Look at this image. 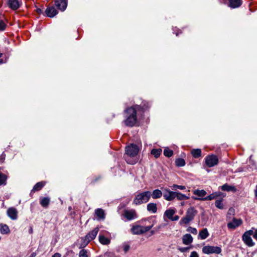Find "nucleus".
<instances>
[{
    "label": "nucleus",
    "mask_w": 257,
    "mask_h": 257,
    "mask_svg": "<svg viewBox=\"0 0 257 257\" xmlns=\"http://www.w3.org/2000/svg\"><path fill=\"white\" fill-rule=\"evenodd\" d=\"M161 153H162V149H154L151 151V154L153 155V156H154V157L156 158H158L160 156V155H161Z\"/></svg>",
    "instance_id": "473e14b6"
},
{
    "label": "nucleus",
    "mask_w": 257,
    "mask_h": 257,
    "mask_svg": "<svg viewBox=\"0 0 257 257\" xmlns=\"http://www.w3.org/2000/svg\"><path fill=\"white\" fill-rule=\"evenodd\" d=\"M45 184V182L43 181L37 183L34 186L32 191H37L41 190Z\"/></svg>",
    "instance_id": "bb28decb"
},
{
    "label": "nucleus",
    "mask_w": 257,
    "mask_h": 257,
    "mask_svg": "<svg viewBox=\"0 0 257 257\" xmlns=\"http://www.w3.org/2000/svg\"><path fill=\"white\" fill-rule=\"evenodd\" d=\"M215 206L220 209L223 208V204L222 203V199L217 200L215 201Z\"/></svg>",
    "instance_id": "4c0bfd02"
},
{
    "label": "nucleus",
    "mask_w": 257,
    "mask_h": 257,
    "mask_svg": "<svg viewBox=\"0 0 257 257\" xmlns=\"http://www.w3.org/2000/svg\"><path fill=\"white\" fill-rule=\"evenodd\" d=\"M123 215L127 220H130L137 217L136 212L135 210H125Z\"/></svg>",
    "instance_id": "9b49d317"
},
{
    "label": "nucleus",
    "mask_w": 257,
    "mask_h": 257,
    "mask_svg": "<svg viewBox=\"0 0 257 257\" xmlns=\"http://www.w3.org/2000/svg\"><path fill=\"white\" fill-rule=\"evenodd\" d=\"M173 154V152L172 150L169 149L168 148H166L164 149V155L167 157H171Z\"/></svg>",
    "instance_id": "e433bc0d"
},
{
    "label": "nucleus",
    "mask_w": 257,
    "mask_h": 257,
    "mask_svg": "<svg viewBox=\"0 0 257 257\" xmlns=\"http://www.w3.org/2000/svg\"><path fill=\"white\" fill-rule=\"evenodd\" d=\"M153 226V225L146 226L136 225L134 226L131 228V231L132 233L134 234H141L149 231L150 229L152 228Z\"/></svg>",
    "instance_id": "423d86ee"
},
{
    "label": "nucleus",
    "mask_w": 257,
    "mask_h": 257,
    "mask_svg": "<svg viewBox=\"0 0 257 257\" xmlns=\"http://www.w3.org/2000/svg\"><path fill=\"white\" fill-rule=\"evenodd\" d=\"M52 257H61V255L59 253H56Z\"/></svg>",
    "instance_id": "3c124183"
},
{
    "label": "nucleus",
    "mask_w": 257,
    "mask_h": 257,
    "mask_svg": "<svg viewBox=\"0 0 257 257\" xmlns=\"http://www.w3.org/2000/svg\"><path fill=\"white\" fill-rule=\"evenodd\" d=\"M162 191L159 189H155L151 193V196L153 199L160 198L162 196Z\"/></svg>",
    "instance_id": "393cba45"
},
{
    "label": "nucleus",
    "mask_w": 257,
    "mask_h": 257,
    "mask_svg": "<svg viewBox=\"0 0 257 257\" xmlns=\"http://www.w3.org/2000/svg\"><path fill=\"white\" fill-rule=\"evenodd\" d=\"M197 211L194 208L191 207L189 208L186 213V215L179 221L180 225L187 224L191 221L195 216Z\"/></svg>",
    "instance_id": "20e7f679"
},
{
    "label": "nucleus",
    "mask_w": 257,
    "mask_h": 257,
    "mask_svg": "<svg viewBox=\"0 0 257 257\" xmlns=\"http://www.w3.org/2000/svg\"><path fill=\"white\" fill-rule=\"evenodd\" d=\"M36 255L35 252L32 253L29 257H35Z\"/></svg>",
    "instance_id": "603ef678"
},
{
    "label": "nucleus",
    "mask_w": 257,
    "mask_h": 257,
    "mask_svg": "<svg viewBox=\"0 0 257 257\" xmlns=\"http://www.w3.org/2000/svg\"><path fill=\"white\" fill-rule=\"evenodd\" d=\"M151 196V192L146 191L138 193L133 200V203L136 205L148 202Z\"/></svg>",
    "instance_id": "7ed1b4c3"
},
{
    "label": "nucleus",
    "mask_w": 257,
    "mask_h": 257,
    "mask_svg": "<svg viewBox=\"0 0 257 257\" xmlns=\"http://www.w3.org/2000/svg\"><path fill=\"white\" fill-rule=\"evenodd\" d=\"M6 26L5 23L2 20H0V31H4L6 28Z\"/></svg>",
    "instance_id": "37998d69"
},
{
    "label": "nucleus",
    "mask_w": 257,
    "mask_h": 257,
    "mask_svg": "<svg viewBox=\"0 0 257 257\" xmlns=\"http://www.w3.org/2000/svg\"><path fill=\"white\" fill-rule=\"evenodd\" d=\"M242 223V221L241 219H237L233 218L231 222L228 223L227 227L229 229H234L237 227L240 226Z\"/></svg>",
    "instance_id": "f8f14e48"
},
{
    "label": "nucleus",
    "mask_w": 257,
    "mask_h": 257,
    "mask_svg": "<svg viewBox=\"0 0 257 257\" xmlns=\"http://www.w3.org/2000/svg\"><path fill=\"white\" fill-rule=\"evenodd\" d=\"M36 12L37 13L40 14H42L43 13V11L42 10H41V9L40 8H37L36 9Z\"/></svg>",
    "instance_id": "8fccbe9b"
},
{
    "label": "nucleus",
    "mask_w": 257,
    "mask_h": 257,
    "mask_svg": "<svg viewBox=\"0 0 257 257\" xmlns=\"http://www.w3.org/2000/svg\"><path fill=\"white\" fill-rule=\"evenodd\" d=\"M176 212V209L175 208H169L167 209L164 214V218L167 217L170 220H171L173 215Z\"/></svg>",
    "instance_id": "aec40b11"
},
{
    "label": "nucleus",
    "mask_w": 257,
    "mask_h": 257,
    "mask_svg": "<svg viewBox=\"0 0 257 257\" xmlns=\"http://www.w3.org/2000/svg\"><path fill=\"white\" fill-rule=\"evenodd\" d=\"M0 230L2 234H8L10 232L9 226L6 224L2 225Z\"/></svg>",
    "instance_id": "2f4dec72"
},
{
    "label": "nucleus",
    "mask_w": 257,
    "mask_h": 257,
    "mask_svg": "<svg viewBox=\"0 0 257 257\" xmlns=\"http://www.w3.org/2000/svg\"><path fill=\"white\" fill-rule=\"evenodd\" d=\"M191 154L195 158H199L201 155V150L199 149H193L191 151Z\"/></svg>",
    "instance_id": "c85d7f7f"
},
{
    "label": "nucleus",
    "mask_w": 257,
    "mask_h": 257,
    "mask_svg": "<svg viewBox=\"0 0 257 257\" xmlns=\"http://www.w3.org/2000/svg\"><path fill=\"white\" fill-rule=\"evenodd\" d=\"M5 155L2 154L0 156V162L1 163H3L4 160H5Z\"/></svg>",
    "instance_id": "49530a36"
},
{
    "label": "nucleus",
    "mask_w": 257,
    "mask_h": 257,
    "mask_svg": "<svg viewBox=\"0 0 257 257\" xmlns=\"http://www.w3.org/2000/svg\"><path fill=\"white\" fill-rule=\"evenodd\" d=\"M8 216L12 220H16L18 218V212L14 207L9 208L7 211Z\"/></svg>",
    "instance_id": "ddd939ff"
},
{
    "label": "nucleus",
    "mask_w": 257,
    "mask_h": 257,
    "mask_svg": "<svg viewBox=\"0 0 257 257\" xmlns=\"http://www.w3.org/2000/svg\"><path fill=\"white\" fill-rule=\"evenodd\" d=\"M176 192L170 191L169 189H164L163 197L167 201L173 200L176 197Z\"/></svg>",
    "instance_id": "9d476101"
},
{
    "label": "nucleus",
    "mask_w": 257,
    "mask_h": 257,
    "mask_svg": "<svg viewBox=\"0 0 257 257\" xmlns=\"http://www.w3.org/2000/svg\"><path fill=\"white\" fill-rule=\"evenodd\" d=\"M176 197L179 200H183L189 199L188 197L179 192H176Z\"/></svg>",
    "instance_id": "72a5a7b5"
},
{
    "label": "nucleus",
    "mask_w": 257,
    "mask_h": 257,
    "mask_svg": "<svg viewBox=\"0 0 257 257\" xmlns=\"http://www.w3.org/2000/svg\"><path fill=\"white\" fill-rule=\"evenodd\" d=\"M218 159L216 156L211 155L205 158V164L208 167H212L218 164Z\"/></svg>",
    "instance_id": "6e6552de"
},
{
    "label": "nucleus",
    "mask_w": 257,
    "mask_h": 257,
    "mask_svg": "<svg viewBox=\"0 0 257 257\" xmlns=\"http://www.w3.org/2000/svg\"><path fill=\"white\" fill-rule=\"evenodd\" d=\"M202 252L205 254H219L221 252V248L219 246L206 245L203 247Z\"/></svg>",
    "instance_id": "0eeeda50"
},
{
    "label": "nucleus",
    "mask_w": 257,
    "mask_h": 257,
    "mask_svg": "<svg viewBox=\"0 0 257 257\" xmlns=\"http://www.w3.org/2000/svg\"><path fill=\"white\" fill-rule=\"evenodd\" d=\"M175 164L177 166L183 167L185 165V161L183 159L179 158L176 160Z\"/></svg>",
    "instance_id": "f704fd0d"
},
{
    "label": "nucleus",
    "mask_w": 257,
    "mask_h": 257,
    "mask_svg": "<svg viewBox=\"0 0 257 257\" xmlns=\"http://www.w3.org/2000/svg\"><path fill=\"white\" fill-rule=\"evenodd\" d=\"M193 194L197 197H192V198L196 200H204V198L207 192L204 190L196 189L193 191Z\"/></svg>",
    "instance_id": "1a4fd4ad"
},
{
    "label": "nucleus",
    "mask_w": 257,
    "mask_h": 257,
    "mask_svg": "<svg viewBox=\"0 0 257 257\" xmlns=\"http://www.w3.org/2000/svg\"><path fill=\"white\" fill-rule=\"evenodd\" d=\"M4 56L3 54L0 53V64L3 63L5 62L4 60Z\"/></svg>",
    "instance_id": "a18cd8bd"
},
{
    "label": "nucleus",
    "mask_w": 257,
    "mask_h": 257,
    "mask_svg": "<svg viewBox=\"0 0 257 257\" xmlns=\"http://www.w3.org/2000/svg\"><path fill=\"white\" fill-rule=\"evenodd\" d=\"M144 106L136 105L127 108L125 110V124L128 126H133L137 121V113L143 112L145 109Z\"/></svg>",
    "instance_id": "f257e3e1"
},
{
    "label": "nucleus",
    "mask_w": 257,
    "mask_h": 257,
    "mask_svg": "<svg viewBox=\"0 0 257 257\" xmlns=\"http://www.w3.org/2000/svg\"><path fill=\"white\" fill-rule=\"evenodd\" d=\"M21 2L19 0H8V4L12 10H16L19 9L21 6Z\"/></svg>",
    "instance_id": "dca6fc26"
},
{
    "label": "nucleus",
    "mask_w": 257,
    "mask_h": 257,
    "mask_svg": "<svg viewBox=\"0 0 257 257\" xmlns=\"http://www.w3.org/2000/svg\"><path fill=\"white\" fill-rule=\"evenodd\" d=\"M55 6L61 11H64L67 6V0H55Z\"/></svg>",
    "instance_id": "4468645a"
},
{
    "label": "nucleus",
    "mask_w": 257,
    "mask_h": 257,
    "mask_svg": "<svg viewBox=\"0 0 257 257\" xmlns=\"http://www.w3.org/2000/svg\"><path fill=\"white\" fill-rule=\"evenodd\" d=\"M121 247L122 248V249L124 251V252L126 253L130 249V246L127 244L124 243L121 245ZM120 246L118 247V249H117V251L120 252Z\"/></svg>",
    "instance_id": "c9c22d12"
},
{
    "label": "nucleus",
    "mask_w": 257,
    "mask_h": 257,
    "mask_svg": "<svg viewBox=\"0 0 257 257\" xmlns=\"http://www.w3.org/2000/svg\"><path fill=\"white\" fill-rule=\"evenodd\" d=\"M232 211V209H229V211H228V214H229V213H230Z\"/></svg>",
    "instance_id": "864d4df0"
},
{
    "label": "nucleus",
    "mask_w": 257,
    "mask_h": 257,
    "mask_svg": "<svg viewBox=\"0 0 257 257\" xmlns=\"http://www.w3.org/2000/svg\"><path fill=\"white\" fill-rule=\"evenodd\" d=\"M99 240L103 245H107L110 242V240L103 235L99 236Z\"/></svg>",
    "instance_id": "a878e982"
},
{
    "label": "nucleus",
    "mask_w": 257,
    "mask_h": 257,
    "mask_svg": "<svg viewBox=\"0 0 257 257\" xmlns=\"http://www.w3.org/2000/svg\"><path fill=\"white\" fill-rule=\"evenodd\" d=\"M187 231L191 232L193 234H197V230L196 228L192 227L191 226H189V227H188V228L187 229Z\"/></svg>",
    "instance_id": "ea45409f"
},
{
    "label": "nucleus",
    "mask_w": 257,
    "mask_h": 257,
    "mask_svg": "<svg viewBox=\"0 0 257 257\" xmlns=\"http://www.w3.org/2000/svg\"><path fill=\"white\" fill-rule=\"evenodd\" d=\"M176 188L179 189L180 190H184L185 189L186 187L182 185H173V189H175Z\"/></svg>",
    "instance_id": "79ce46f5"
},
{
    "label": "nucleus",
    "mask_w": 257,
    "mask_h": 257,
    "mask_svg": "<svg viewBox=\"0 0 257 257\" xmlns=\"http://www.w3.org/2000/svg\"><path fill=\"white\" fill-rule=\"evenodd\" d=\"M45 13L47 17L53 18L57 15V11L54 7H50L46 9Z\"/></svg>",
    "instance_id": "a211bd4d"
},
{
    "label": "nucleus",
    "mask_w": 257,
    "mask_h": 257,
    "mask_svg": "<svg viewBox=\"0 0 257 257\" xmlns=\"http://www.w3.org/2000/svg\"><path fill=\"white\" fill-rule=\"evenodd\" d=\"M191 247L189 246V247H178V249L181 252H183V253H184V252H188L189 251V250L191 248Z\"/></svg>",
    "instance_id": "a19ab883"
},
{
    "label": "nucleus",
    "mask_w": 257,
    "mask_h": 257,
    "mask_svg": "<svg viewBox=\"0 0 257 257\" xmlns=\"http://www.w3.org/2000/svg\"><path fill=\"white\" fill-rule=\"evenodd\" d=\"M241 4V0H229V6L232 8H238Z\"/></svg>",
    "instance_id": "412c9836"
},
{
    "label": "nucleus",
    "mask_w": 257,
    "mask_h": 257,
    "mask_svg": "<svg viewBox=\"0 0 257 257\" xmlns=\"http://www.w3.org/2000/svg\"><path fill=\"white\" fill-rule=\"evenodd\" d=\"M50 203V198L48 197L43 198L40 201L41 205L44 207H47Z\"/></svg>",
    "instance_id": "7c9ffc66"
},
{
    "label": "nucleus",
    "mask_w": 257,
    "mask_h": 257,
    "mask_svg": "<svg viewBox=\"0 0 257 257\" xmlns=\"http://www.w3.org/2000/svg\"><path fill=\"white\" fill-rule=\"evenodd\" d=\"M181 205H184V203H181Z\"/></svg>",
    "instance_id": "6e6d98bb"
},
{
    "label": "nucleus",
    "mask_w": 257,
    "mask_h": 257,
    "mask_svg": "<svg viewBox=\"0 0 257 257\" xmlns=\"http://www.w3.org/2000/svg\"><path fill=\"white\" fill-rule=\"evenodd\" d=\"M209 234L207 229L204 228L199 232L198 234V238H200L201 239L203 240L206 239L209 236Z\"/></svg>",
    "instance_id": "5701e85b"
},
{
    "label": "nucleus",
    "mask_w": 257,
    "mask_h": 257,
    "mask_svg": "<svg viewBox=\"0 0 257 257\" xmlns=\"http://www.w3.org/2000/svg\"><path fill=\"white\" fill-rule=\"evenodd\" d=\"M88 251L86 249H82L79 252V257H88Z\"/></svg>",
    "instance_id": "58836bf2"
},
{
    "label": "nucleus",
    "mask_w": 257,
    "mask_h": 257,
    "mask_svg": "<svg viewBox=\"0 0 257 257\" xmlns=\"http://www.w3.org/2000/svg\"><path fill=\"white\" fill-rule=\"evenodd\" d=\"M147 210L152 213H156L157 211V204L154 203H150L147 206Z\"/></svg>",
    "instance_id": "4be33fe9"
},
{
    "label": "nucleus",
    "mask_w": 257,
    "mask_h": 257,
    "mask_svg": "<svg viewBox=\"0 0 257 257\" xmlns=\"http://www.w3.org/2000/svg\"><path fill=\"white\" fill-rule=\"evenodd\" d=\"M95 214L97 216V219L98 220H103L105 218L104 211L101 208L95 209Z\"/></svg>",
    "instance_id": "6ab92c4d"
},
{
    "label": "nucleus",
    "mask_w": 257,
    "mask_h": 257,
    "mask_svg": "<svg viewBox=\"0 0 257 257\" xmlns=\"http://www.w3.org/2000/svg\"><path fill=\"white\" fill-rule=\"evenodd\" d=\"M139 152L138 147L135 144H131L125 148L126 156L125 160L128 164H135L138 161V154Z\"/></svg>",
    "instance_id": "f03ea898"
},
{
    "label": "nucleus",
    "mask_w": 257,
    "mask_h": 257,
    "mask_svg": "<svg viewBox=\"0 0 257 257\" xmlns=\"http://www.w3.org/2000/svg\"><path fill=\"white\" fill-rule=\"evenodd\" d=\"M221 188L222 191H232L234 192L236 191V189L234 186L229 185L227 184L222 185Z\"/></svg>",
    "instance_id": "b1692460"
},
{
    "label": "nucleus",
    "mask_w": 257,
    "mask_h": 257,
    "mask_svg": "<svg viewBox=\"0 0 257 257\" xmlns=\"http://www.w3.org/2000/svg\"><path fill=\"white\" fill-rule=\"evenodd\" d=\"M190 257H199V254L196 251H193L191 252Z\"/></svg>",
    "instance_id": "c03bdc74"
},
{
    "label": "nucleus",
    "mask_w": 257,
    "mask_h": 257,
    "mask_svg": "<svg viewBox=\"0 0 257 257\" xmlns=\"http://www.w3.org/2000/svg\"><path fill=\"white\" fill-rule=\"evenodd\" d=\"M255 196L257 197V189H256L255 190Z\"/></svg>",
    "instance_id": "5fc2aeb1"
},
{
    "label": "nucleus",
    "mask_w": 257,
    "mask_h": 257,
    "mask_svg": "<svg viewBox=\"0 0 257 257\" xmlns=\"http://www.w3.org/2000/svg\"><path fill=\"white\" fill-rule=\"evenodd\" d=\"M220 195V193L215 192L204 198V200H211Z\"/></svg>",
    "instance_id": "c756f323"
},
{
    "label": "nucleus",
    "mask_w": 257,
    "mask_h": 257,
    "mask_svg": "<svg viewBox=\"0 0 257 257\" xmlns=\"http://www.w3.org/2000/svg\"><path fill=\"white\" fill-rule=\"evenodd\" d=\"M179 219V216L178 215H175L174 216H173V217L171 220V221H177Z\"/></svg>",
    "instance_id": "de8ad7c7"
},
{
    "label": "nucleus",
    "mask_w": 257,
    "mask_h": 257,
    "mask_svg": "<svg viewBox=\"0 0 257 257\" xmlns=\"http://www.w3.org/2000/svg\"><path fill=\"white\" fill-rule=\"evenodd\" d=\"M8 176L0 172V186L6 185L7 184V180Z\"/></svg>",
    "instance_id": "cd10ccee"
},
{
    "label": "nucleus",
    "mask_w": 257,
    "mask_h": 257,
    "mask_svg": "<svg viewBox=\"0 0 257 257\" xmlns=\"http://www.w3.org/2000/svg\"><path fill=\"white\" fill-rule=\"evenodd\" d=\"M99 231L98 227L95 228L92 231L89 232L85 236L86 240H87V243L89 242L90 241L94 239L96 235L98 233V232Z\"/></svg>",
    "instance_id": "2eb2a0df"
},
{
    "label": "nucleus",
    "mask_w": 257,
    "mask_h": 257,
    "mask_svg": "<svg viewBox=\"0 0 257 257\" xmlns=\"http://www.w3.org/2000/svg\"><path fill=\"white\" fill-rule=\"evenodd\" d=\"M252 235L253 238L257 240V229L253 231Z\"/></svg>",
    "instance_id": "09e8293b"
},
{
    "label": "nucleus",
    "mask_w": 257,
    "mask_h": 257,
    "mask_svg": "<svg viewBox=\"0 0 257 257\" xmlns=\"http://www.w3.org/2000/svg\"><path fill=\"white\" fill-rule=\"evenodd\" d=\"M253 229H250L245 231L242 236V240L244 243L249 247L253 246L255 244L251 237V235L253 234Z\"/></svg>",
    "instance_id": "39448f33"
},
{
    "label": "nucleus",
    "mask_w": 257,
    "mask_h": 257,
    "mask_svg": "<svg viewBox=\"0 0 257 257\" xmlns=\"http://www.w3.org/2000/svg\"><path fill=\"white\" fill-rule=\"evenodd\" d=\"M182 242L185 245H189L193 242V238L190 234L187 233L182 237Z\"/></svg>",
    "instance_id": "f3484780"
}]
</instances>
